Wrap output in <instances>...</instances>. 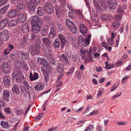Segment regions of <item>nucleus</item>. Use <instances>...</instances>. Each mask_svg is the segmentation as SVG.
I'll list each match as a JSON object with an SVG mask.
<instances>
[{
  "label": "nucleus",
  "instance_id": "f03ea898",
  "mask_svg": "<svg viewBox=\"0 0 131 131\" xmlns=\"http://www.w3.org/2000/svg\"><path fill=\"white\" fill-rule=\"evenodd\" d=\"M1 68L3 72L5 74L10 73L12 70L11 66L7 62H3Z\"/></svg>",
  "mask_w": 131,
  "mask_h": 131
},
{
  "label": "nucleus",
  "instance_id": "0e129e2a",
  "mask_svg": "<svg viewBox=\"0 0 131 131\" xmlns=\"http://www.w3.org/2000/svg\"><path fill=\"white\" fill-rule=\"evenodd\" d=\"M8 49L9 51H11L13 50L14 49V47L13 45H12L10 44H9L8 46Z\"/></svg>",
  "mask_w": 131,
  "mask_h": 131
},
{
  "label": "nucleus",
  "instance_id": "6ab92c4d",
  "mask_svg": "<svg viewBox=\"0 0 131 131\" xmlns=\"http://www.w3.org/2000/svg\"><path fill=\"white\" fill-rule=\"evenodd\" d=\"M17 15V12L16 10L14 9L9 11L7 15L8 17L11 18L16 17Z\"/></svg>",
  "mask_w": 131,
  "mask_h": 131
},
{
  "label": "nucleus",
  "instance_id": "6e6552de",
  "mask_svg": "<svg viewBox=\"0 0 131 131\" xmlns=\"http://www.w3.org/2000/svg\"><path fill=\"white\" fill-rule=\"evenodd\" d=\"M10 91L8 90L5 89L3 91V99L6 102H12L11 98L10 96Z\"/></svg>",
  "mask_w": 131,
  "mask_h": 131
},
{
  "label": "nucleus",
  "instance_id": "37998d69",
  "mask_svg": "<svg viewBox=\"0 0 131 131\" xmlns=\"http://www.w3.org/2000/svg\"><path fill=\"white\" fill-rule=\"evenodd\" d=\"M120 23L119 22L116 23L114 22L112 23V26L113 28H117L119 26Z\"/></svg>",
  "mask_w": 131,
  "mask_h": 131
},
{
  "label": "nucleus",
  "instance_id": "5fc2aeb1",
  "mask_svg": "<svg viewBox=\"0 0 131 131\" xmlns=\"http://www.w3.org/2000/svg\"><path fill=\"white\" fill-rule=\"evenodd\" d=\"M100 2L102 6L104 7L105 6L106 3L104 0H98Z\"/></svg>",
  "mask_w": 131,
  "mask_h": 131
},
{
  "label": "nucleus",
  "instance_id": "6e6d98bb",
  "mask_svg": "<svg viewBox=\"0 0 131 131\" xmlns=\"http://www.w3.org/2000/svg\"><path fill=\"white\" fill-rule=\"evenodd\" d=\"M5 106V103L3 101L0 100V109L3 108Z\"/></svg>",
  "mask_w": 131,
  "mask_h": 131
},
{
  "label": "nucleus",
  "instance_id": "72a5a7b5",
  "mask_svg": "<svg viewBox=\"0 0 131 131\" xmlns=\"http://www.w3.org/2000/svg\"><path fill=\"white\" fill-rule=\"evenodd\" d=\"M37 60L39 64L42 65H43L47 61L46 59L40 57L38 58H37Z\"/></svg>",
  "mask_w": 131,
  "mask_h": 131
},
{
  "label": "nucleus",
  "instance_id": "69168bd1",
  "mask_svg": "<svg viewBox=\"0 0 131 131\" xmlns=\"http://www.w3.org/2000/svg\"><path fill=\"white\" fill-rule=\"evenodd\" d=\"M85 25L83 24H81L80 25V29H85V28H86Z\"/></svg>",
  "mask_w": 131,
  "mask_h": 131
},
{
  "label": "nucleus",
  "instance_id": "f3484780",
  "mask_svg": "<svg viewBox=\"0 0 131 131\" xmlns=\"http://www.w3.org/2000/svg\"><path fill=\"white\" fill-rule=\"evenodd\" d=\"M59 58L60 60L63 62L64 63L66 64H69V61L67 57L64 54H62L60 55Z\"/></svg>",
  "mask_w": 131,
  "mask_h": 131
},
{
  "label": "nucleus",
  "instance_id": "a878e982",
  "mask_svg": "<svg viewBox=\"0 0 131 131\" xmlns=\"http://www.w3.org/2000/svg\"><path fill=\"white\" fill-rule=\"evenodd\" d=\"M56 28L54 27H51L50 32L49 33L48 37L50 38H52L54 37L56 35Z\"/></svg>",
  "mask_w": 131,
  "mask_h": 131
},
{
  "label": "nucleus",
  "instance_id": "c756f323",
  "mask_svg": "<svg viewBox=\"0 0 131 131\" xmlns=\"http://www.w3.org/2000/svg\"><path fill=\"white\" fill-rule=\"evenodd\" d=\"M43 43L47 46H50L51 45V42L47 38H44L42 39Z\"/></svg>",
  "mask_w": 131,
  "mask_h": 131
},
{
  "label": "nucleus",
  "instance_id": "423d86ee",
  "mask_svg": "<svg viewBox=\"0 0 131 131\" xmlns=\"http://www.w3.org/2000/svg\"><path fill=\"white\" fill-rule=\"evenodd\" d=\"M42 51L45 57L47 59L50 60V58H52V51L47 47H44L42 48Z\"/></svg>",
  "mask_w": 131,
  "mask_h": 131
},
{
  "label": "nucleus",
  "instance_id": "58836bf2",
  "mask_svg": "<svg viewBox=\"0 0 131 131\" xmlns=\"http://www.w3.org/2000/svg\"><path fill=\"white\" fill-rule=\"evenodd\" d=\"M85 29H80L81 32L84 35L86 36L88 34L89 31L87 28H85Z\"/></svg>",
  "mask_w": 131,
  "mask_h": 131
},
{
  "label": "nucleus",
  "instance_id": "de8ad7c7",
  "mask_svg": "<svg viewBox=\"0 0 131 131\" xmlns=\"http://www.w3.org/2000/svg\"><path fill=\"white\" fill-rule=\"evenodd\" d=\"M4 111L7 114H10L11 112L10 111V108L9 107H6V108H4Z\"/></svg>",
  "mask_w": 131,
  "mask_h": 131
},
{
  "label": "nucleus",
  "instance_id": "5701e85b",
  "mask_svg": "<svg viewBox=\"0 0 131 131\" xmlns=\"http://www.w3.org/2000/svg\"><path fill=\"white\" fill-rule=\"evenodd\" d=\"M13 92L17 94H20L19 89L18 86L17 84H14L12 89Z\"/></svg>",
  "mask_w": 131,
  "mask_h": 131
},
{
  "label": "nucleus",
  "instance_id": "bb28decb",
  "mask_svg": "<svg viewBox=\"0 0 131 131\" xmlns=\"http://www.w3.org/2000/svg\"><path fill=\"white\" fill-rule=\"evenodd\" d=\"M38 77V75L37 73L34 72L33 74H32L31 72L30 73L29 78L31 81L37 80Z\"/></svg>",
  "mask_w": 131,
  "mask_h": 131
},
{
  "label": "nucleus",
  "instance_id": "f704fd0d",
  "mask_svg": "<svg viewBox=\"0 0 131 131\" xmlns=\"http://www.w3.org/2000/svg\"><path fill=\"white\" fill-rule=\"evenodd\" d=\"M37 14L40 16H42L43 15L45 14V12L42 8L40 6L37 8Z\"/></svg>",
  "mask_w": 131,
  "mask_h": 131
},
{
  "label": "nucleus",
  "instance_id": "09e8293b",
  "mask_svg": "<svg viewBox=\"0 0 131 131\" xmlns=\"http://www.w3.org/2000/svg\"><path fill=\"white\" fill-rule=\"evenodd\" d=\"M127 124V123L126 122L119 121L117 123V124L119 126L125 125Z\"/></svg>",
  "mask_w": 131,
  "mask_h": 131
},
{
  "label": "nucleus",
  "instance_id": "a18cd8bd",
  "mask_svg": "<svg viewBox=\"0 0 131 131\" xmlns=\"http://www.w3.org/2000/svg\"><path fill=\"white\" fill-rule=\"evenodd\" d=\"M107 42L108 45L110 46H112L114 43V39L111 38H109L107 40Z\"/></svg>",
  "mask_w": 131,
  "mask_h": 131
},
{
  "label": "nucleus",
  "instance_id": "e2e57ef3",
  "mask_svg": "<svg viewBox=\"0 0 131 131\" xmlns=\"http://www.w3.org/2000/svg\"><path fill=\"white\" fill-rule=\"evenodd\" d=\"M31 1H32L36 5H37L39 4L40 2V0H32Z\"/></svg>",
  "mask_w": 131,
  "mask_h": 131
},
{
  "label": "nucleus",
  "instance_id": "3c124183",
  "mask_svg": "<svg viewBox=\"0 0 131 131\" xmlns=\"http://www.w3.org/2000/svg\"><path fill=\"white\" fill-rule=\"evenodd\" d=\"M75 77L77 78L78 79H80L81 77V75L80 73L78 71H76L75 74Z\"/></svg>",
  "mask_w": 131,
  "mask_h": 131
},
{
  "label": "nucleus",
  "instance_id": "aec40b11",
  "mask_svg": "<svg viewBox=\"0 0 131 131\" xmlns=\"http://www.w3.org/2000/svg\"><path fill=\"white\" fill-rule=\"evenodd\" d=\"M26 16L25 14L20 13L18 16V21L20 23H21L25 21L26 20Z\"/></svg>",
  "mask_w": 131,
  "mask_h": 131
},
{
  "label": "nucleus",
  "instance_id": "c03bdc74",
  "mask_svg": "<svg viewBox=\"0 0 131 131\" xmlns=\"http://www.w3.org/2000/svg\"><path fill=\"white\" fill-rule=\"evenodd\" d=\"M94 128L92 125H90L89 127H87L84 131H92Z\"/></svg>",
  "mask_w": 131,
  "mask_h": 131
},
{
  "label": "nucleus",
  "instance_id": "ea45409f",
  "mask_svg": "<svg viewBox=\"0 0 131 131\" xmlns=\"http://www.w3.org/2000/svg\"><path fill=\"white\" fill-rule=\"evenodd\" d=\"M41 42V41L40 39L36 40L35 42V46L40 48L41 47L40 45Z\"/></svg>",
  "mask_w": 131,
  "mask_h": 131
},
{
  "label": "nucleus",
  "instance_id": "393cba45",
  "mask_svg": "<svg viewBox=\"0 0 131 131\" xmlns=\"http://www.w3.org/2000/svg\"><path fill=\"white\" fill-rule=\"evenodd\" d=\"M56 69L57 71L59 73H64V66L62 64H60L56 67Z\"/></svg>",
  "mask_w": 131,
  "mask_h": 131
},
{
  "label": "nucleus",
  "instance_id": "4468645a",
  "mask_svg": "<svg viewBox=\"0 0 131 131\" xmlns=\"http://www.w3.org/2000/svg\"><path fill=\"white\" fill-rule=\"evenodd\" d=\"M3 79L2 82L4 85L7 86H8L10 85L11 80L9 76L5 75L3 77Z\"/></svg>",
  "mask_w": 131,
  "mask_h": 131
},
{
  "label": "nucleus",
  "instance_id": "9d476101",
  "mask_svg": "<svg viewBox=\"0 0 131 131\" xmlns=\"http://www.w3.org/2000/svg\"><path fill=\"white\" fill-rule=\"evenodd\" d=\"M9 34L8 30L7 29L4 30L0 33V37L3 41H6L9 38Z\"/></svg>",
  "mask_w": 131,
  "mask_h": 131
},
{
  "label": "nucleus",
  "instance_id": "2eb2a0df",
  "mask_svg": "<svg viewBox=\"0 0 131 131\" xmlns=\"http://www.w3.org/2000/svg\"><path fill=\"white\" fill-rule=\"evenodd\" d=\"M36 7V5L32 1H29L28 3V7L31 11L34 12Z\"/></svg>",
  "mask_w": 131,
  "mask_h": 131
},
{
  "label": "nucleus",
  "instance_id": "a211bd4d",
  "mask_svg": "<svg viewBox=\"0 0 131 131\" xmlns=\"http://www.w3.org/2000/svg\"><path fill=\"white\" fill-rule=\"evenodd\" d=\"M31 28L32 32L34 33H37L40 30L39 24H38L37 25H33L31 27Z\"/></svg>",
  "mask_w": 131,
  "mask_h": 131
},
{
  "label": "nucleus",
  "instance_id": "cd10ccee",
  "mask_svg": "<svg viewBox=\"0 0 131 131\" xmlns=\"http://www.w3.org/2000/svg\"><path fill=\"white\" fill-rule=\"evenodd\" d=\"M22 62L20 61H18L17 62V64H16V68H15V70H14L13 73L15 71H21L20 70L22 68Z\"/></svg>",
  "mask_w": 131,
  "mask_h": 131
},
{
  "label": "nucleus",
  "instance_id": "49530a36",
  "mask_svg": "<svg viewBox=\"0 0 131 131\" xmlns=\"http://www.w3.org/2000/svg\"><path fill=\"white\" fill-rule=\"evenodd\" d=\"M22 62L23 64L22 66H23V68L27 71H28V69L26 62H24L23 60L22 61Z\"/></svg>",
  "mask_w": 131,
  "mask_h": 131
},
{
  "label": "nucleus",
  "instance_id": "7c9ffc66",
  "mask_svg": "<svg viewBox=\"0 0 131 131\" xmlns=\"http://www.w3.org/2000/svg\"><path fill=\"white\" fill-rule=\"evenodd\" d=\"M55 9L56 12V15L57 18H59L61 14V10L60 7L58 6L55 7Z\"/></svg>",
  "mask_w": 131,
  "mask_h": 131
},
{
  "label": "nucleus",
  "instance_id": "7ed1b4c3",
  "mask_svg": "<svg viewBox=\"0 0 131 131\" xmlns=\"http://www.w3.org/2000/svg\"><path fill=\"white\" fill-rule=\"evenodd\" d=\"M91 36L90 35H88L85 39L82 35H80L79 36L78 38L79 41L81 43H83V46L85 47L89 44L91 39Z\"/></svg>",
  "mask_w": 131,
  "mask_h": 131
},
{
  "label": "nucleus",
  "instance_id": "a19ab883",
  "mask_svg": "<svg viewBox=\"0 0 131 131\" xmlns=\"http://www.w3.org/2000/svg\"><path fill=\"white\" fill-rule=\"evenodd\" d=\"M81 54V55L83 59H84L86 56H87L88 53V51H81L80 52Z\"/></svg>",
  "mask_w": 131,
  "mask_h": 131
},
{
  "label": "nucleus",
  "instance_id": "f8f14e48",
  "mask_svg": "<svg viewBox=\"0 0 131 131\" xmlns=\"http://www.w3.org/2000/svg\"><path fill=\"white\" fill-rule=\"evenodd\" d=\"M49 26L45 24L41 27L40 32L41 35L42 36H45L48 33Z\"/></svg>",
  "mask_w": 131,
  "mask_h": 131
},
{
  "label": "nucleus",
  "instance_id": "79ce46f5",
  "mask_svg": "<svg viewBox=\"0 0 131 131\" xmlns=\"http://www.w3.org/2000/svg\"><path fill=\"white\" fill-rule=\"evenodd\" d=\"M70 29L73 33L76 34L78 28L75 25L73 26L72 28H71Z\"/></svg>",
  "mask_w": 131,
  "mask_h": 131
},
{
  "label": "nucleus",
  "instance_id": "e433bc0d",
  "mask_svg": "<svg viewBox=\"0 0 131 131\" xmlns=\"http://www.w3.org/2000/svg\"><path fill=\"white\" fill-rule=\"evenodd\" d=\"M49 72L51 73L52 69L51 68L50 64L47 62V61L43 65Z\"/></svg>",
  "mask_w": 131,
  "mask_h": 131
},
{
  "label": "nucleus",
  "instance_id": "c85d7f7f",
  "mask_svg": "<svg viewBox=\"0 0 131 131\" xmlns=\"http://www.w3.org/2000/svg\"><path fill=\"white\" fill-rule=\"evenodd\" d=\"M9 6V4H8L0 9V14L1 15L5 14L6 13Z\"/></svg>",
  "mask_w": 131,
  "mask_h": 131
},
{
  "label": "nucleus",
  "instance_id": "864d4df0",
  "mask_svg": "<svg viewBox=\"0 0 131 131\" xmlns=\"http://www.w3.org/2000/svg\"><path fill=\"white\" fill-rule=\"evenodd\" d=\"M115 20L117 21L120 20L122 18V16H120L118 15H116L115 16Z\"/></svg>",
  "mask_w": 131,
  "mask_h": 131
},
{
  "label": "nucleus",
  "instance_id": "680f3d73",
  "mask_svg": "<svg viewBox=\"0 0 131 131\" xmlns=\"http://www.w3.org/2000/svg\"><path fill=\"white\" fill-rule=\"evenodd\" d=\"M129 77L128 76H126L123 78L122 80V82L123 84H125V82L126 81V80Z\"/></svg>",
  "mask_w": 131,
  "mask_h": 131
},
{
  "label": "nucleus",
  "instance_id": "338daca9",
  "mask_svg": "<svg viewBox=\"0 0 131 131\" xmlns=\"http://www.w3.org/2000/svg\"><path fill=\"white\" fill-rule=\"evenodd\" d=\"M23 111L21 110H18L17 112V113L18 115H21L23 113Z\"/></svg>",
  "mask_w": 131,
  "mask_h": 131
},
{
  "label": "nucleus",
  "instance_id": "39448f33",
  "mask_svg": "<svg viewBox=\"0 0 131 131\" xmlns=\"http://www.w3.org/2000/svg\"><path fill=\"white\" fill-rule=\"evenodd\" d=\"M30 19H31L30 23L33 25H37L38 24L41 25L43 23V21L42 19L37 15L31 16Z\"/></svg>",
  "mask_w": 131,
  "mask_h": 131
},
{
  "label": "nucleus",
  "instance_id": "9b49d317",
  "mask_svg": "<svg viewBox=\"0 0 131 131\" xmlns=\"http://www.w3.org/2000/svg\"><path fill=\"white\" fill-rule=\"evenodd\" d=\"M27 37L24 36L20 40V42L17 45V46L19 48H23L27 44Z\"/></svg>",
  "mask_w": 131,
  "mask_h": 131
},
{
  "label": "nucleus",
  "instance_id": "412c9836",
  "mask_svg": "<svg viewBox=\"0 0 131 131\" xmlns=\"http://www.w3.org/2000/svg\"><path fill=\"white\" fill-rule=\"evenodd\" d=\"M25 5L24 1L23 0H20L17 3V7L19 10H21L24 8Z\"/></svg>",
  "mask_w": 131,
  "mask_h": 131
},
{
  "label": "nucleus",
  "instance_id": "052dcab7",
  "mask_svg": "<svg viewBox=\"0 0 131 131\" xmlns=\"http://www.w3.org/2000/svg\"><path fill=\"white\" fill-rule=\"evenodd\" d=\"M102 45L106 49H107L108 48V46L107 44L104 41H102Z\"/></svg>",
  "mask_w": 131,
  "mask_h": 131
},
{
  "label": "nucleus",
  "instance_id": "c9c22d12",
  "mask_svg": "<svg viewBox=\"0 0 131 131\" xmlns=\"http://www.w3.org/2000/svg\"><path fill=\"white\" fill-rule=\"evenodd\" d=\"M17 23V21L16 20H13L9 22L8 25L9 27H13L15 26Z\"/></svg>",
  "mask_w": 131,
  "mask_h": 131
},
{
  "label": "nucleus",
  "instance_id": "bf43d9fd",
  "mask_svg": "<svg viewBox=\"0 0 131 131\" xmlns=\"http://www.w3.org/2000/svg\"><path fill=\"white\" fill-rule=\"evenodd\" d=\"M72 21H71L69 19H67L66 20V23L67 25L68 26H69L70 25H72Z\"/></svg>",
  "mask_w": 131,
  "mask_h": 131
},
{
  "label": "nucleus",
  "instance_id": "8fccbe9b",
  "mask_svg": "<svg viewBox=\"0 0 131 131\" xmlns=\"http://www.w3.org/2000/svg\"><path fill=\"white\" fill-rule=\"evenodd\" d=\"M91 20L93 22H97L98 21L97 17L95 15H93L92 16Z\"/></svg>",
  "mask_w": 131,
  "mask_h": 131
},
{
  "label": "nucleus",
  "instance_id": "20e7f679",
  "mask_svg": "<svg viewBox=\"0 0 131 131\" xmlns=\"http://www.w3.org/2000/svg\"><path fill=\"white\" fill-rule=\"evenodd\" d=\"M16 53L18 56L22 59L28 60L29 59V54L24 50L17 51Z\"/></svg>",
  "mask_w": 131,
  "mask_h": 131
},
{
  "label": "nucleus",
  "instance_id": "2f4dec72",
  "mask_svg": "<svg viewBox=\"0 0 131 131\" xmlns=\"http://www.w3.org/2000/svg\"><path fill=\"white\" fill-rule=\"evenodd\" d=\"M0 124L3 127L5 128H9L10 126L8 122L6 121H2L1 122Z\"/></svg>",
  "mask_w": 131,
  "mask_h": 131
},
{
  "label": "nucleus",
  "instance_id": "b1692460",
  "mask_svg": "<svg viewBox=\"0 0 131 131\" xmlns=\"http://www.w3.org/2000/svg\"><path fill=\"white\" fill-rule=\"evenodd\" d=\"M44 88V84L41 82L38 83L35 86V89L37 91H40V90H43Z\"/></svg>",
  "mask_w": 131,
  "mask_h": 131
},
{
  "label": "nucleus",
  "instance_id": "774afa93",
  "mask_svg": "<svg viewBox=\"0 0 131 131\" xmlns=\"http://www.w3.org/2000/svg\"><path fill=\"white\" fill-rule=\"evenodd\" d=\"M19 0H11V3L13 5H16L19 1Z\"/></svg>",
  "mask_w": 131,
  "mask_h": 131
},
{
  "label": "nucleus",
  "instance_id": "4c0bfd02",
  "mask_svg": "<svg viewBox=\"0 0 131 131\" xmlns=\"http://www.w3.org/2000/svg\"><path fill=\"white\" fill-rule=\"evenodd\" d=\"M60 43L58 39L57 38L54 41L53 44V46L55 48V49L59 48L60 46Z\"/></svg>",
  "mask_w": 131,
  "mask_h": 131
},
{
  "label": "nucleus",
  "instance_id": "603ef678",
  "mask_svg": "<svg viewBox=\"0 0 131 131\" xmlns=\"http://www.w3.org/2000/svg\"><path fill=\"white\" fill-rule=\"evenodd\" d=\"M62 45L61 46V48H63L64 47L66 44V42H67L66 41V38H65L64 39H63L62 40H61Z\"/></svg>",
  "mask_w": 131,
  "mask_h": 131
},
{
  "label": "nucleus",
  "instance_id": "dca6fc26",
  "mask_svg": "<svg viewBox=\"0 0 131 131\" xmlns=\"http://www.w3.org/2000/svg\"><path fill=\"white\" fill-rule=\"evenodd\" d=\"M29 28L27 23L23 24L21 27V30L23 33H27L29 32Z\"/></svg>",
  "mask_w": 131,
  "mask_h": 131
},
{
  "label": "nucleus",
  "instance_id": "ddd939ff",
  "mask_svg": "<svg viewBox=\"0 0 131 131\" xmlns=\"http://www.w3.org/2000/svg\"><path fill=\"white\" fill-rule=\"evenodd\" d=\"M107 3L109 4V7L114 10L116 8L117 5V3L116 0H107Z\"/></svg>",
  "mask_w": 131,
  "mask_h": 131
},
{
  "label": "nucleus",
  "instance_id": "f257e3e1",
  "mask_svg": "<svg viewBox=\"0 0 131 131\" xmlns=\"http://www.w3.org/2000/svg\"><path fill=\"white\" fill-rule=\"evenodd\" d=\"M12 77L13 80H15L16 82L21 83H23L28 90L29 88H30V87L29 86L28 82L25 80V78L23 76L21 71H16L12 73Z\"/></svg>",
  "mask_w": 131,
  "mask_h": 131
},
{
  "label": "nucleus",
  "instance_id": "4d7b16f0",
  "mask_svg": "<svg viewBox=\"0 0 131 131\" xmlns=\"http://www.w3.org/2000/svg\"><path fill=\"white\" fill-rule=\"evenodd\" d=\"M122 93L121 92H120V93L119 94H118V93H117L115 94V95L113 96L111 98V99L112 100H113L114 99H115L116 98L118 97L119 96H120L121 95Z\"/></svg>",
  "mask_w": 131,
  "mask_h": 131
},
{
  "label": "nucleus",
  "instance_id": "4be33fe9",
  "mask_svg": "<svg viewBox=\"0 0 131 131\" xmlns=\"http://www.w3.org/2000/svg\"><path fill=\"white\" fill-rule=\"evenodd\" d=\"M8 20L7 18L3 19L0 22V30L2 29L7 24Z\"/></svg>",
  "mask_w": 131,
  "mask_h": 131
},
{
  "label": "nucleus",
  "instance_id": "473e14b6",
  "mask_svg": "<svg viewBox=\"0 0 131 131\" xmlns=\"http://www.w3.org/2000/svg\"><path fill=\"white\" fill-rule=\"evenodd\" d=\"M102 19L106 21H110L112 19V17L109 14H104L102 16Z\"/></svg>",
  "mask_w": 131,
  "mask_h": 131
},
{
  "label": "nucleus",
  "instance_id": "13d9d810",
  "mask_svg": "<svg viewBox=\"0 0 131 131\" xmlns=\"http://www.w3.org/2000/svg\"><path fill=\"white\" fill-rule=\"evenodd\" d=\"M43 114L41 113L38 116H36L35 118V121H37L41 118L43 115Z\"/></svg>",
  "mask_w": 131,
  "mask_h": 131
},
{
  "label": "nucleus",
  "instance_id": "0eeeda50",
  "mask_svg": "<svg viewBox=\"0 0 131 131\" xmlns=\"http://www.w3.org/2000/svg\"><path fill=\"white\" fill-rule=\"evenodd\" d=\"M29 51L30 52L32 56H35V54H40V48L36 47L31 45L29 47Z\"/></svg>",
  "mask_w": 131,
  "mask_h": 131
},
{
  "label": "nucleus",
  "instance_id": "1a4fd4ad",
  "mask_svg": "<svg viewBox=\"0 0 131 131\" xmlns=\"http://www.w3.org/2000/svg\"><path fill=\"white\" fill-rule=\"evenodd\" d=\"M43 8L47 14H51L53 12V8L52 5L48 2H46L43 6Z\"/></svg>",
  "mask_w": 131,
  "mask_h": 131
}]
</instances>
